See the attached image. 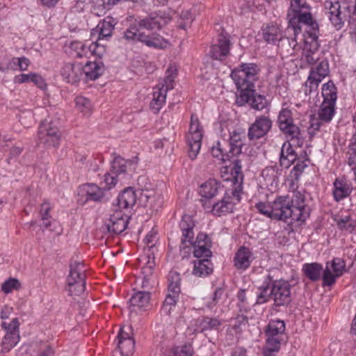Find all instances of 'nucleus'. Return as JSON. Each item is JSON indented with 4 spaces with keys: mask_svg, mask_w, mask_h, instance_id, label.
Listing matches in <instances>:
<instances>
[{
    "mask_svg": "<svg viewBox=\"0 0 356 356\" xmlns=\"http://www.w3.org/2000/svg\"><path fill=\"white\" fill-rule=\"evenodd\" d=\"M211 152L213 157H216L223 162L229 160V158L233 156V155H231L229 153V150L228 152L225 150L223 145L220 142H218L216 146L211 148Z\"/></svg>",
    "mask_w": 356,
    "mask_h": 356,
    "instance_id": "603ef678",
    "label": "nucleus"
},
{
    "mask_svg": "<svg viewBox=\"0 0 356 356\" xmlns=\"http://www.w3.org/2000/svg\"><path fill=\"white\" fill-rule=\"evenodd\" d=\"M280 341L279 337L267 336L265 356H271V353L277 352L280 349Z\"/></svg>",
    "mask_w": 356,
    "mask_h": 356,
    "instance_id": "864d4df0",
    "label": "nucleus"
},
{
    "mask_svg": "<svg viewBox=\"0 0 356 356\" xmlns=\"http://www.w3.org/2000/svg\"><path fill=\"white\" fill-rule=\"evenodd\" d=\"M233 210L234 204L229 196L224 197L220 201L214 204L212 207L213 213L218 216L231 213Z\"/></svg>",
    "mask_w": 356,
    "mask_h": 356,
    "instance_id": "4c0bfd02",
    "label": "nucleus"
},
{
    "mask_svg": "<svg viewBox=\"0 0 356 356\" xmlns=\"http://www.w3.org/2000/svg\"><path fill=\"white\" fill-rule=\"evenodd\" d=\"M318 49V44L316 37L312 38V43L309 45V47H308L307 43L305 45L302 59L309 65L314 66L319 62V57L316 52Z\"/></svg>",
    "mask_w": 356,
    "mask_h": 356,
    "instance_id": "c85d7f7f",
    "label": "nucleus"
},
{
    "mask_svg": "<svg viewBox=\"0 0 356 356\" xmlns=\"http://www.w3.org/2000/svg\"><path fill=\"white\" fill-rule=\"evenodd\" d=\"M1 326L6 332L1 344V352L8 353L19 341V322L15 318L10 323L3 322Z\"/></svg>",
    "mask_w": 356,
    "mask_h": 356,
    "instance_id": "ddd939ff",
    "label": "nucleus"
},
{
    "mask_svg": "<svg viewBox=\"0 0 356 356\" xmlns=\"http://www.w3.org/2000/svg\"><path fill=\"white\" fill-rule=\"evenodd\" d=\"M137 184L140 194L145 193L148 190H154L152 188V184L149 183L148 178L145 176H140L138 178Z\"/></svg>",
    "mask_w": 356,
    "mask_h": 356,
    "instance_id": "4d7b16f0",
    "label": "nucleus"
},
{
    "mask_svg": "<svg viewBox=\"0 0 356 356\" xmlns=\"http://www.w3.org/2000/svg\"><path fill=\"white\" fill-rule=\"evenodd\" d=\"M289 22L288 31L291 29L296 35L301 31L300 24H306L312 29L317 28V23L314 21L310 6L305 0H291V6L287 14Z\"/></svg>",
    "mask_w": 356,
    "mask_h": 356,
    "instance_id": "20e7f679",
    "label": "nucleus"
},
{
    "mask_svg": "<svg viewBox=\"0 0 356 356\" xmlns=\"http://www.w3.org/2000/svg\"><path fill=\"white\" fill-rule=\"evenodd\" d=\"M272 126L271 120L267 117L257 118L248 130V138L250 140H257L265 136L270 129Z\"/></svg>",
    "mask_w": 356,
    "mask_h": 356,
    "instance_id": "6ab92c4d",
    "label": "nucleus"
},
{
    "mask_svg": "<svg viewBox=\"0 0 356 356\" xmlns=\"http://www.w3.org/2000/svg\"><path fill=\"white\" fill-rule=\"evenodd\" d=\"M297 45V42L294 38H289L282 36V39L278 42V48L282 54L286 56L292 55L293 50Z\"/></svg>",
    "mask_w": 356,
    "mask_h": 356,
    "instance_id": "a18cd8bd",
    "label": "nucleus"
},
{
    "mask_svg": "<svg viewBox=\"0 0 356 356\" xmlns=\"http://www.w3.org/2000/svg\"><path fill=\"white\" fill-rule=\"evenodd\" d=\"M138 162L137 156L131 160H125L121 156H116L111 163V172L120 178L128 171H135Z\"/></svg>",
    "mask_w": 356,
    "mask_h": 356,
    "instance_id": "a211bd4d",
    "label": "nucleus"
},
{
    "mask_svg": "<svg viewBox=\"0 0 356 356\" xmlns=\"http://www.w3.org/2000/svg\"><path fill=\"white\" fill-rule=\"evenodd\" d=\"M136 194L132 188L124 189L118 197L119 207L127 209L133 207L136 202Z\"/></svg>",
    "mask_w": 356,
    "mask_h": 356,
    "instance_id": "e433bc0d",
    "label": "nucleus"
},
{
    "mask_svg": "<svg viewBox=\"0 0 356 356\" xmlns=\"http://www.w3.org/2000/svg\"><path fill=\"white\" fill-rule=\"evenodd\" d=\"M245 137L244 134L234 131L229 138V153L231 155L236 156L241 152V148L243 145L242 138Z\"/></svg>",
    "mask_w": 356,
    "mask_h": 356,
    "instance_id": "79ce46f5",
    "label": "nucleus"
},
{
    "mask_svg": "<svg viewBox=\"0 0 356 356\" xmlns=\"http://www.w3.org/2000/svg\"><path fill=\"white\" fill-rule=\"evenodd\" d=\"M224 294V290L222 288H218L216 289L212 298V301L208 304V307L212 308L216 305L219 300L222 298Z\"/></svg>",
    "mask_w": 356,
    "mask_h": 356,
    "instance_id": "338daca9",
    "label": "nucleus"
},
{
    "mask_svg": "<svg viewBox=\"0 0 356 356\" xmlns=\"http://www.w3.org/2000/svg\"><path fill=\"white\" fill-rule=\"evenodd\" d=\"M252 253L245 247H241L236 253L234 257V265L238 269L245 270L248 268L251 263Z\"/></svg>",
    "mask_w": 356,
    "mask_h": 356,
    "instance_id": "c9c22d12",
    "label": "nucleus"
},
{
    "mask_svg": "<svg viewBox=\"0 0 356 356\" xmlns=\"http://www.w3.org/2000/svg\"><path fill=\"white\" fill-rule=\"evenodd\" d=\"M222 190L220 183L211 179L200 186L199 193L204 199H212Z\"/></svg>",
    "mask_w": 356,
    "mask_h": 356,
    "instance_id": "7c9ffc66",
    "label": "nucleus"
},
{
    "mask_svg": "<svg viewBox=\"0 0 356 356\" xmlns=\"http://www.w3.org/2000/svg\"><path fill=\"white\" fill-rule=\"evenodd\" d=\"M76 108L83 115H88L92 112V106L90 101L83 96L75 99Z\"/></svg>",
    "mask_w": 356,
    "mask_h": 356,
    "instance_id": "3c124183",
    "label": "nucleus"
},
{
    "mask_svg": "<svg viewBox=\"0 0 356 356\" xmlns=\"http://www.w3.org/2000/svg\"><path fill=\"white\" fill-rule=\"evenodd\" d=\"M255 207L260 213L268 218H273V213L270 212V210H272V203L259 202L256 204Z\"/></svg>",
    "mask_w": 356,
    "mask_h": 356,
    "instance_id": "13d9d810",
    "label": "nucleus"
},
{
    "mask_svg": "<svg viewBox=\"0 0 356 356\" xmlns=\"http://www.w3.org/2000/svg\"><path fill=\"white\" fill-rule=\"evenodd\" d=\"M269 288H270V282L266 286L261 287V291L257 295V303H264L270 298L269 293L268 292Z\"/></svg>",
    "mask_w": 356,
    "mask_h": 356,
    "instance_id": "bf43d9fd",
    "label": "nucleus"
},
{
    "mask_svg": "<svg viewBox=\"0 0 356 356\" xmlns=\"http://www.w3.org/2000/svg\"><path fill=\"white\" fill-rule=\"evenodd\" d=\"M171 20L170 17L164 13H152L144 19L137 21V24H131L124 32V38L129 42H143L140 35H144L145 33L140 32L139 28L146 29H160L162 26L168 24Z\"/></svg>",
    "mask_w": 356,
    "mask_h": 356,
    "instance_id": "7ed1b4c3",
    "label": "nucleus"
},
{
    "mask_svg": "<svg viewBox=\"0 0 356 356\" xmlns=\"http://www.w3.org/2000/svg\"><path fill=\"white\" fill-rule=\"evenodd\" d=\"M118 341L134 339L132 338L131 327L129 326H123L120 328L118 336Z\"/></svg>",
    "mask_w": 356,
    "mask_h": 356,
    "instance_id": "0e129e2a",
    "label": "nucleus"
},
{
    "mask_svg": "<svg viewBox=\"0 0 356 356\" xmlns=\"http://www.w3.org/2000/svg\"><path fill=\"white\" fill-rule=\"evenodd\" d=\"M51 210L49 203L44 202L41 204L40 215L42 220V227L51 232H58L59 228L58 222L55 220H51V216L49 215V211Z\"/></svg>",
    "mask_w": 356,
    "mask_h": 356,
    "instance_id": "2f4dec72",
    "label": "nucleus"
},
{
    "mask_svg": "<svg viewBox=\"0 0 356 356\" xmlns=\"http://www.w3.org/2000/svg\"><path fill=\"white\" fill-rule=\"evenodd\" d=\"M138 199L141 204L152 211H157L161 207L163 203L161 196L154 190H148L145 193H140Z\"/></svg>",
    "mask_w": 356,
    "mask_h": 356,
    "instance_id": "393cba45",
    "label": "nucleus"
},
{
    "mask_svg": "<svg viewBox=\"0 0 356 356\" xmlns=\"http://www.w3.org/2000/svg\"><path fill=\"white\" fill-rule=\"evenodd\" d=\"M13 63L14 65H17L22 71L26 70L29 65V60L25 57L15 58L13 59Z\"/></svg>",
    "mask_w": 356,
    "mask_h": 356,
    "instance_id": "69168bd1",
    "label": "nucleus"
},
{
    "mask_svg": "<svg viewBox=\"0 0 356 356\" xmlns=\"http://www.w3.org/2000/svg\"><path fill=\"white\" fill-rule=\"evenodd\" d=\"M329 64L325 60H321L312 67L309 76L305 83V93H311L316 90L319 83L329 74Z\"/></svg>",
    "mask_w": 356,
    "mask_h": 356,
    "instance_id": "f8f14e48",
    "label": "nucleus"
},
{
    "mask_svg": "<svg viewBox=\"0 0 356 356\" xmlns=\"http://www.w3.org/2000/svg\"><path fill=\"white\" fill-rule=\"evenodd\" d=\"M296 159L297 154L292 148L291 144L289 142H285L281 149L280 165L285 168H288Z\"/></svg>",
    "mask_w": 356,
    "mask_h": 356,
    "instance_id": "473e14b6",
    "label": "nucleus"
},
{
    "mask_svg": "<svg viewBox=\"0 0 356 356\" xmlns=\"http://www.w3.org/2000/svg\"><path fill=\"white\" fill-rule=\"evenodd\" d=\"M222 321L218 318L204 317L200 323L201 332L218 330Z\"/></svg>",
    "mask_w": 356,
    "mask_h": 356,
    "instance_id": "09e8293b",
    "label": "nucleus"
},
{
    "mask_svg": "<svg viewBox=\"0 0 356 356\" xmlns=\"http://www.w3.org/2000/svg\"><path fill=\"white\" fill-rule=\"evenodd\" d=\"M325 14L332 24L339 30L343 25L345 15L341 11V6L338 0H326L324 4Z\"/></svg>",
    "mask_w": 356,
    "mask_h": 356,
    "instance_id": "dca6fc26",
    "label": "nucleus"
},
{
    "mask_svg": "<svg viewBox=\"0 0 356 356\" xmlns=\"http://www.w3.org/2000/svg\"><path fill=\"white\" fill-rule=\"evenodd\" d=\"M60 75L67 82L76 83L83 76V65L76 63H65L61 67Z\"/></svg>",
    "mask_w": 356,
    "mask_h": 356,
    "instance_id": "aec40b11",
    "label": "nucleus"
},
{
    "mask_svg": "<svg viewBox=\"0 0 356 356\" xmlns=\"http://www.w3.org/2000/svg\"><path fill=\"white\" fill-rule=\"evenodd\" d=\"M104 177L105 187H106L108 190L114 186L119 179V177H118V176L113 174L111 171L110 172L106 173Z\"/></svg>",
    "mask_w": 356,
    "mask_h": 356,
    "instance_id": "052dcab7",
    "label": "nucleus"
},
{
    "mask_svg": "<svg viewBox=\"0 0 356 356\" xmlns=\"http://www.w3.org/2000/svg\"><path fill=\"white\" fill-rule=\"evenodd\" d=\"M70 47L74 56L77 58L88 57L92 54L101 57L106 51L103 47L98 48L95 42L88 47L82 42L73 41L70 43Z\"/></svg>",
    "mask_w": 356,
    "mask_h": 356,
    "instance_id": "f3484780",
    "label": "nucleus"
},
{
    "mask_svg": "<svg viewBox=\"0 0 356 356\" xmlns=\"http://www.w3.org/2000/svg\"><path fill=\"white\" fill-rule=\"evenodd\" d=\"M145 259H147V261L145 266L142 268L143 277L141 279V287L143 289H150L152 283L149 277L152 275L155 266L153 253L149 252Z\"/></svg>",
    "mask_w": 356,
    "mask_h": 356,
    "instance_id": "bb28decb",
    "label": "nucleus"
},
{
    "mask_svg": "<svg viewBox=\"0 0 356 356\" xmlns=\"http://www.w3.org/2000/svg\"><path fill=\"white\" fill-rule=\"evenodd\" d=\"M293 208L300 207V210L309 216V209L305 204V195L300 191H294L293 196L290 198Z\"/></svg>",
    "mask_w": 356,
    "mask_h": 356,
    "instance_id": "8fccbe9b",
    "label": "nucleus"
},
{
    "mask_svg": "<svg viewBox=\"0 0 356 356\" xmlns=\"http://www.w3.org/2000/svg\"><path fill=\"white\" fill-rule=\"evenodd\" d=\"M191 245H193V254L195 257H204L207 259L211 256L212 252L209 248L211 241L207 234L202 233L199 234L196 241L194 243H192Z\"/></svg>",
    "mask_w": 356,
    "mask_h": 356,
    "instance_id": "b1692460",
    "label": "nucleus"
},
{
    "mask_svg": "<svg viewBox=\"0 0 356 356\" xmlns=\"http://www.w3.org/2000/svg\"><path fill=\"white\" fill-rule=\"evenodd\" d=\"M193 348L191 345H185L179 350H177L175 356H193Z\"/></svg>",
    "mask_w": 356,
    "mask_h": 356,
    "instance_id": "774afa93",
    "label": "nucleus"
},
{
    "mask_svg": "<svg viewBox=\"0 0 356 356\" xmlns=\"http://www.w3.org/2000/svg\"><path fill=\"white\" fill-rule=\"evenodd\" d=\"M67 291L70 296H80L86 285V275L81 262L73 261L70 265V274L67 279Z\"/></svg>",
    "mask_w": 356,
    "mask_h": 356,
    "instance_id": "423d86ee",
    "label": "nucleus"
},
{
    "mask_svg": "<svg viewBox=\"0 0 356 356\" xmlns=\"http://www.w3.org/2000/svg\"><path fill=\"white\" fill-rule=\"evenodd\" d=\"M285 330V324L283 321H271L266 330V336L279 337L280 334L284 333Z\"/></svg>",
    "mask_w": 356,
    "mask_h": 356,
    "instance_id": "c03bdc74",
    "label": "nucleus"
},
{
    "mask_svg": "<svg viewBox=\"0 0 356 356\" xmlns=\"http://www.w3.org/2000/svg\"><path fill=\"white\" fill-rule=\"evenodd\" d=\"M145 244L148 247V251L150 252L152 248H153L157 241V233L154 230L150 231L145 236L144 240Z\"/></svg>",
    "mask_w": 356,
    "mask_h": 356,
    "instance_id": "680f3d73",
    "label": "nucleus"
},
{
    "mask_svg": "<svg viewBox=\"0 0 356 356\" xmlns=\"http://www.w3.org/2000/svg\"><path fill=\"white\" fill-rule=\"evenodd\" d=\"M273 218L283 220L292 224L294 222H303L307 218V214L300 210V207L293 208L288 196H280L272 202Z\"/></svg>",
    "mask_w": 356,
    "mask_h": 356,
    "instance_id": "39448f33",
    "label": "nucleus"
},
{
    "mask_svg": "<svg viewBox=\"0 0 356 356\" xmlns=\"http://www.w3.org/2000/svg\"><path fill=\"white\" fill-rule=\"evenodd\" d=\"M179 295H175L172 293L168 292L163 302L161 311L165 315H170L171 312L176 307Z\"/></svg>",
    "mask_w": 356,
    "mask_h": 356,
    "instance_id": "49530a36",
    "label": "nucleus"
},
{
    "mask_svg": "<svg viewBox=\"0 0 356 356\" xmlns=\"http://www.w3.org/2000/svg\"><path fill=\"white\" fill-rule=\"evenodd\" d=\"M333 185V197L337 202H339L349 196L352 191L350 184L343 179H336Z\"/></svg>",
    "mask_w": 356,
    "mask_h": 356,
    "instance_id": "72a5a7b5",
    "label": "nucleus"
},
{
    "mask_svg": "<svg viewBox=\"0 0 356 356\" xmlns=\"http://www.w3.org/2000/svg\"><path fill=\"white\" fill-rule=\"evenodd\" d=\"M213 265L208 259H200L194 261L193 274L196 276H206L211 273Z\"/></svg>",
    "mask_w": 356,
    "mask_h": 356,
    "instance_id": "58836bf2",
    "label": "nucleus"
},
{
    "mask_svg": "<svg viewBox=\"0 0 356 356\" xmlns=\"http://www.w3.org/2000/svg\"><path fill=\"white\" fill-rule=\"evenodd\" d=\"M104 65L102 62H88L83 66V76L85 75L87 80H96L104 72Z\"/></svg>",
    "mask_w": 356,
    "mask_h": 356,
    "instance_id": "cd10ccee",
    "label": "nucleus"
},
{
    "mask_svg": "<svg viewBox=\"0 0 356 356\" xmlns=\"http://www.w3.org/2000/svg\"><path fill=\"white\" fill-rule=\"evenodd\" d=\"M150 300V293L147 291H138L129 300L131 306L140 309L146 307Z\"/></svg>",
    "mask_w": 356,
    "mask_h": 356,
    "instance_id": "a19ab883",
    "label": "nucleus"
},
{
    "mask_svg": "<svg viewBox=\"0 0 356 356\" xmlns=\"http://www.w3.org/2000/svg\"><path fill=\"white\" fill-rule=\"evenodd\" d=\"M230 40L228 35L220 33L218 36V44L211 47V56L216 60H223L229 53Z\"/></svg>",
    "mask_w": 356,
    "mask_h": 356,
    "instance_id": "4be33fe9",
    "label": "nucleus"
},
{
    "mask_svg": "<svg viewBox=\"0 0 356 356\" xmlns=\"http://www.w3.org/2000/svg\"><path fill=\"white\" fill-rule=\"evenodd\" d=\"M179 227L182 232L181 243L184 248H187L192 244L194 233L193 231L194 222L190 216L185 215L183 216Z\"/></svg>",
    "mask_w": 356,
    "mask_h": 356,
    "instance_id": "a878e982",
    "label": "nucleus"
},
{
    "mask_svg": "<svg viewBox=\"0 0 356 356\" xmlns=\"http://www.w3.org/2000/svg\"><path fill=\"white\" fill-rule=\"evenodd\" d=\"M279 127L282 132L292 141H296L297 145L302 144V137L300 128L294 124L292 113L288 108H282L278 115Z\"/></svg>",
    "mask_w": 356,
    "mask_h": 356,
    "instance_id": "1a4fd4ad",
    "label": "nucleus"
},
{
    "mask_svg": "<svg viewBox=\"0 0 356 356\" xmlns=\"http://www.w3.org/2000/svg\"><path fill=\"white\" fill-rule=\"evenodd\" d=\"M269 281H270V291L269 293L270 298L274 302L276 306H283L288 305L291 302V285L285 280H271L268 276Z\"/></svg>",
    "mask_w": 356,
    "mask_h": 356,
    "instance_id": "9b49d317",
    "label": "nucleus"
},
{
    "mask_svg": "<svg viewBox=\"0 0 356 356\" xmlns=\"http://www.w3.org/2000/svg\"><path fill=\"white\" fill-rule=\"evenodd\" d=\"M87 200L92 201H101L104 195V189L95 184H87L83 186Z\"/></svg>",
    "mask_w": 356,
    "mask_h": 356,
    "instance_id": "ea45409f",
    "label": "nucleus"
},
{
    "mask_svg": "<svg viewBox=\"0 0 356 356\" xmlns=\"http://www.w3.org/2000/svg\"><path fill=\"white\" fill-rule=\"evenodd\" d=\"M346 271V263L341 258H334L331 262H327L325 269L323 273V283L332 286L335 283L336 279L341 277Z\"/></svg>",
    "mask_w": 356,
    "mask_h": 356,
    "instance_id": "4468645a",
    "label": "nucleus"
},
{
    "mask_svg": "<svg viewBox=\"0 0 356 356\" xmlns=\"http://www.w3.org/2000/svg\"><path fill=\"white\" fill-rule=\"evenodd\" d=\"M116 24L115 19L111 16H107L102 21L99 22L95 29L92 31L91 35H98V38L95 43L98 48L105 49L106 44L104 40L110 38Z\"/></svg>",
    "mask_w": 356,
    "mask_h": 356,
    "instance_id": "2eb2a0df",
    "label": "nucleus"
},
{
    "mask_svg": "<svg viewBox=\"0 0 356 356\" xmlns=\"http://www.w3.org/2000/svg\"><path fill=\"white\" fill-rule=\"evenodd\" d=\"M118 348L122 356H129L134 353V340L127 339L118 341Z\"/></svg>",
    "mask_w": 356,
    "mask_h": 356,
    "instance_id": "5fc2aeb1",
    "label": "nucleus"
},
{
    "mask_svg": "<svg viewBox=\"0 0 356 356\" xmlns=\"http://www.w3.org/2000/svg\"><path fill=\"white\" fill-rule=\"evenodd\" d=\"M202 131L197 117L192 114L191 124L187 135V143L189 147L188 156L191 159H195L201 147Z\"/></svg>",
    "mask_w": 356,
    "mask_h": 356,
    "instance_id": "9d476101",
    "label": "nucleus"
},
{
    "mask_svg": "<svg viewBox=\"0 0 356 356\" xmlns=\"http://www.w3.org/2000/svg\"><path fill=\"white\" fill-rule=\"evenodd\" d=\"M168 291L172 293L175 295H179L181 292L180 282L181 277L180 275L176 271H170L168 276Z\"/></svg>",
    "mask_w": 356,
    "mask_h": 356,
    "instance_id": "de8ad7c7",
    "label": "nucleus"
},
{
    "mask_svg": "<svg viewBox=\"0 0 356 356\" xmlns=\"http://www.w3.org/2000/svg\"><path fill=\"white\" fill-rule=\"evenodd\" d=\"M262 35L267 43L276 44L282 39L283 32L277 24H270L262 29Z\"/></svg>",
    "mask_w": 356,
    "mask_h": 356,
    "instance_id": "c756f323",
    "label": "nucleus"
},
{
    "mask_svg": "<svg viewBox=\"0 0 356 356\" xmlns=\"http://www.w3.org/2000/svg\"><path fill=\"white\" fill-rule=\"evenodd\" d=\"M143 40V44L149 47H154L156 49H164L169 45L167 40L157 33H152L151 35H140Z\"/></svg>",
    "mask_w": 356,
    "mask_h": 356,
    "instance_id": "f704fd0d",
    "label": "nucleus"
},
{
    "mask_svg": "<svg viewBox=\"0 0 356 356\" xmlns=\"http://www.w3.org/2000/svg\"><path fill=\"white\" fill-rule=\"evenodd\" d=\"M127 224L128 216L124 215L122 211H115L111 215L106 226L109 232L119 234L127 228Z\"/></svg>",
    "mask_w": 356,
    "mask_h": 356,
    "instance_id": "412c9836",
    "label": "nucleus"
},
{
    "mask_svg": "<svg viewBox=\"0 0 356 356\" xmlns=\"http://www.w3.org/2000/svg\"><path fill=\"white\" fill-rule=\"evenodd\" d=\"M338 226L340 229L348 231L350 232L353 230L354 227V225L349 216H346L345 218L340 219L338 221Z\"/></svg>",
    "mask_w": 356,
    "mask_h": 356,
    "instance_id": "e2e57ef3",
    "label": "nucleus"
},
{
    "mask_svg": "<svg viewBox=\"0 0 356 356\" xmlns=\"http://www.w3.org/2000/svg\"><path fill=\"white\" fill-rule=\"evenodd\" d=\"M231 177L225 178L226 180L231 179L234 184L232 195L239 200V195L242 190L243 175L242 172V165L240 160L236 159L233 161V166L231 168Z\"/></svg>",
    "mask_w": 356,
    "mask_h": 356,
    "instance_id": "5701e85b",
    "label": "nucleus"
},
{
    "mask_svg": "<svg viewBox=\"0 0 356 356\" xmlns=\"http://www.w3.org/2000/svg\"><path fill=\"white\" fill-rule=\"evenodd\" d=\"M175 70L170 67L167 70L166 77L154 88L153 98L150 107L155 113L158 112L165 102L168 90L174 88V80L176 76Z\"/></svg>",
    "mask_w": 356,
    "mask_h": 356,
    "instance_id": "0eeeda50",
    "label": "nucleus"
},
{
    "mask_svg": "<svg viewBox=\"0 0 356 356\" xmlns=\"http://www.w3.org/2000/svg\"><path fill=\"white\" fill-rule=\"evenodd\" d=\"M322 96L323 101L317 113V116L311 115L309 133L314 134L325 124L330 122L335 114V105L337 98V88L333 81H329L323 85Z\"/></svg>",
    "mask_w": 356,
    "mask_h": 356,
    "instance_id": "f03ea898",
    "label": "nucleus"
},
{
    "mask_svg": "<svg viewBox=\"0 0 356 356\" xmlns=\"http://www.w3.org/2000/svg\"><path fill=\"white\" fill-rule=\"evenodd\" d=\"M21 287L22 284L17 278H9L1 284V291L5 293H9L14 290H19Z\"/></svg>",
    "mask_w": 356,
    "mask_h": 356,
    "instance_id": "6e6d98bb",
    "label": "nucleus"
},
{
    "mask_svg": "<svg viewBox=\"0 0 356 356\" xmlns=\"http://www.w3.org/2000/svg\"><path fill=\"white\" fill-rule=\"evenodd\" d=\"M59 122L57 120H48L42 121L38 129V140L48 147H56L60 139Z\"/></svg>",
    "mask_w": 356,
    "mask_h": 356,
    "instance_id": "6e6552de",
    "label": "nucleus"
},
{
    "mask_svg": "<svg viewBox=\"0 0 356 356\" xmlns=\"http://www.w3.org/2000/svg\"><path fill=\"white\" fill-rule=\"evenodd\" d=\"M259 71V66L254 63H242L231 73L237 89L241 90L236 102L239 105L248 103L252 108L258 111L264 108L267 104L266 97L256 93L254 90Z\"/></svg>",
    "mask_w": 356,
    "mask_h": 356,
    "instance_id": "f257e3e1",
    "label": "nucleus"
},
{
    "mask_svg": "<svg viewBox=\"0 0 356 356\" xmlns=\"http://www.w3.org/2000/svg\"><path fill=\"white\" fill-rule=\"evenodd\" d=\"M305 275L312 281L319 280L323 272V267L317 263L306 264L303 266Z\"/></svg>",
    "mask_w": 356,
    "mask_h": 356,
    "instance_id": "37998d69",
    "label": "nucleus"
}]
</instances>
